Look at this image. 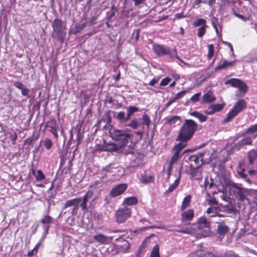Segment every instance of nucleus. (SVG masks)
<instances>
[{"mask_svg": "<svg viewBox=\"0 0 257 257\" xmlns=\"http://www.w3.org/2000/svg\"><path fill=\"white\" fill-rule=\"evenodd\" d=\"M198 129L197 123L191 119H185L180 128L176 141L187 143Z\"/></svg>", "mask_w": 257, "mask_h": 257, "instance_id": "obj_1", "label": "nucleus"}, {"mask_svg": "<svg viewBox=\"0 0 257 257\" xmlns=\"http://www.w3.org/2000/svg\"><path fill=\"white\" fill-rule=\"evenodd\" d=\"M91 197V194H85L82 198H78L72 200L67 201L64 204L63 207V211L61 212V214L62 213L65 214L67 212L66 210L68 207L73 206V208L69 210H68L69 214L72 215H75L77 214L79 208V205L81 207L83 210L86 209V203L88 199Z\"/></svg>", "mask_w": 257, "mask_h": 257, "instance_id": "obj_2", "label": "nucleus"}, {"mask_svg": "<svg viewBox=\"0 0 257 257\" xmlns=\"http://www.w3.org/2000/svg\"><path fill=\"white\" fill-rule=\"evenodd\" d=\"M128 129L119 130L111 127L109 131L110 137L114 140L120 148L126 146L131 140L132 135Z\"/></svg>", "mask_w": 257, "mask_h": 257, "instance_id": "obj_3", "label": "nucleus"}, {"mask_svg": "<svg viewBox=\"0 0 257 257\" xmlns=\"http://www.w3.org/2000/svg\"><path fill=\"white\" fill-rule=\"evenodd\" d=\"M53 32L52 36L57 38V40L63 43L66 35V25L61 19H55L52 25Z\"/></svg>", "mask_w": 257, "mask_h": 257, "instance_id": "obj_4", "label": "nucleus"}, {"mask_svg": "<svg viewBox=\"0 0 257 257\" xmlns=\"http://www.w3.org/2000/svg\"><path fill=\"white\" fill-rule=\"evenodd\" d=\"M247 107L246 101L244 99H240L235 103L231 109L227 113L226 116L224 118L223 122L230 121L236 116L239 113L245 110Z\"/></svg>", "mask_w": 257, "mask_h": 257, "instance_id": "obj_5", "label": "nucleus"}, {"mask_svg": "<svg viewBox=\"0 0 257 257\" xmlns=\"http://www.w3.org/2000/svg\"><path fill=\"white\" fill-rule=\"evenodd\" d=\"M152 49L154 53L158 57L164 55H169L170 57L172 58L175 57L181 62L184 63V61L178 56L177 51L176 50L173 53L171 51V50L169 47L165 45L159 44H154L152 46Z\"/></svg>", "mask_w": 257, "mask_h": 257, "instance_id": "obj_6", "label": "nucleus"}, {"mask_svg": "<svg viewBox=\"0 0 257 257\" xmlns=\"http://www.w3.org/2000/svg\"><path fill=\"white\" fill-rule=\"evenodd\" d=\"M226 84H230L232 87L238 88L235 92L236 96H243L247 91V86L245 82L237 78H231L228 80Z\"/></svg>", "mask_w": 257, "mask_h": 257, "instance_id": "obj_7", "label": "nucleus"}, {"mask_svg": "<svg viewBox=\"0 0 257 257\" xmlns=\"http://www.w3.org/2000/svg\"><path fill=\"white\" fill-rule=\"evenodd\" d=\"M187 145V143L179 142L178 144L174 146L172 151H174V153L169 163V170L171 171L173 164L176 163L178 159L186 152V151H185L182 154H181V151L185 148Z\"/></svg>", "mask_w": 257, "mask_h": 257, "instance_id": "obj_8", "label": "nucleus"}, {"mask_svg": "<svg viewBox=\"0 0 257 257\" xmlns=\"http://www.w3.org/2000/svg\"><path fill=\"white\" fill-rule=\"evenodd\" d=\"M142 122H139L137 118H133L129 123L126 124V126L132 128L133 130H137L141 125L146 126L149 128L151 125V120L150 116L146 113L142 115Z\"/></svg>", "mask_w": 257, "mask_h": 257, "instance_id": "obj_9", "label": "nucleus"}, {"mask_svg": "<svg viewBox=\"0 0 257 257\" xmlns=\"http://www.w3.org/2000/svg\"><path fill=\"white\" fill-rule=\"evenodd\" d=\"M206 22V21L203 18H198L193 22V27L198 28L197 35L199 38H202L206 32V29L208 28Z\"/></svg>", "mask_w": 257, "mask_h": 257, "instance_id": "obj_10", "label": "nucleus"}, {"mask_svg": "<svg viewBox=\"0 0 257 257\" xmlns=\"http://www.w3.org/2000/svg\"><path fill=\"white\" fill-rule=\"evenodd\" d=\"M132 214V210L128 207L120 208L115 213L116 221L119 223H123L127 220Z\"/></svg>", "mask_w": 257, "mask_h": 257, "instance_id": "obj_11", "label": "nucleus"}, {"mask_svg": "<svg viewBox=\"0 0 257 257\" xmlns=\"http://www.w3.org/2000/svg\"><path fill=\"white\" fill-rule=\"evenodd\" d=\"M246 193L244 191L241 187V185H239L233 182H228L223 186V190L221 193Z\"/></svg>", "mask_w": 257, "mask_h": 257, "instance_id": "obj_12", "label": "nucleus"}, {"mask_svg": "<svg viewBox=\"0 0 257 257\" xmlns=\"http://www.w3.org/2000/svg\"><path fill=\"white\" fill-rule=\"evenodd\" d=\"M235 210V207L233 205L227 204L224 206L220 205L217 206L210 207L207 209L206 212L207 213H213V210H218L222 213L230 214L233 213Z\"/></svg>", "mask_w": 257, "mask_h": 257, "instance_id": "obj_13", "label": "nucleus"}, {"mask_svg": "<svg viewBox=\"0 0 257 257\" xmlns=\"http://www.w3.org/2000/svg\"><path fill=\"white\" fill-rule=\"evenodd\" d=\"M205 154V152H198L196 154L191 156L189 160L191 162H194L195 165L197 167H199L205 163L203 158Z\"/></svg>", "mask_w": 257, "mask_h": 257, "instance_id": "obj_14", "label": "nucleus"}, {"mask_svg": "<svg viewBox=\"0 0 257 257\" xmlns=\"http://www.w3.org/2000/svg\"><path fill=\"white\" fill-rule=\"evenodd\" d=\"M116 236H105L102 234H98L94 236V239L97 242L102 244H106L110 242Z\"/></svg>", "mask_w": 257, "mask_h": 257, "instance_id": "obj_15", "label": "nucleus"}, {"mask_svg": "<svg viewBox=\"0 0 257 257\" xmlns=\"http://www.w3.org/2000/svg\"><path fill=\"white\" fill-rule=\"evenodd\" d=\"M218 225L217 228V232L218 234L221 236H224L229 230V228L227 225L224 224V221L223 220L220 222H217Z\"/></svg>", "mask_w": 257, "mask_h": 257, "instance_id": "obj_16", "label": "nucleus"}, {"mask_svg": "<svg viewBox=\"0 0 257 257\" xmlns=\"http://www.w3.org/2000/svg\"><path fill=\"white\" fill-rule=\"evenodd\" d=\"M216 97L211 90L208 91L202 96V101L204 103H211L214 101Z\"/></svg>", "mask_w": 257, "mask_h": 257, "instance_id": "obj_17", "label": "nucleus"}, {"mask_svg": "<svg viewBox=\"0 0 257 257\" xmlns=\"http://www.w3.org/2000/svg\"><path fill=\"white\" fill-rule=\"evenodd\" d=\"M53 218L49 215H45L41 220V222L43 224V228L48 233V230L52 223Z\"/></svg>", "mask_w": 257, "mask_h": 257, "instance_id": "obj_18", "label": "nucleus"}, {"mask_svg": "<svg viewBox=\"0 0 257 257\" xmlns=\"http://www.w3.org/2000/svg\"><path fill=\"white\" fill-rule=\"evenodd\" d=\"M204 188L206 191L208 189L216 188V185L214 184V181L211 178H209L208 177H206L205 178Z\"/></svg>", "mask_w": 257, "mask_h": 257, "instance_id": "obj_19", "label": "nucleus"}, {"mask_svg": "<svg viewBox=\"0 0 257 257\" xmlns=\"http://www.w3.org/2000/svg\"><path fill=\"white\" fill-rule=\"evenodd\" d=\"M194 217V211L192 209H189L182 214V221H191Z\"/></svg>", "mask_w": 257, "mask_h": 257, "instance_id": "obj_20", "label": "nucleus"}, {"mask_svg": "<svg viewBox=\"0 0 257 257\" xmlns=\"http://www.w3.org/2000/svg\"><path fill=\"white\" fill-rule=\"evenodd\" d=\"M127 188L126 183L119 184L114 187L110 193H124Z\"/></svg>", "mask_w": 257, "mask_h": 257, "instance_id": "obj_21", "label": "nucleus"}, {"mask_svg": "<svg viewBox=\"0 0 257 257\" xmlns=\"http://www.w3.org/2000/svg\"><path fill=\"white\" fill-rule=\"evenodd\" d=\"M235 63V61L229 62L227 60H224L223 63L221 64L218 65L214 69L215 71L224 69L228 67L232 66L233 65V64Z\"/></svg>", "mask_w": 257, "mask_h": 257, "instance_id": "obj_22", "label": "nucleus"}, {"mask_svg": "<svg viewBox=\"0 0 257 257\" xmlns=\"http://www.w3.org/2000/svg\"><path fill=\"white\" fill-rule=\"evenodd\" d=\"M32 173L33 175L35 176L36 180L37 181H42L45 179V176L41 170H39L36 172L34 168H32Z\"/></svg>", "mask_w": 257, "mask_h": 257, "instance_id": "obj_23", "label": "nucleus"}, {"mask_svg": "<svg viewBox=\"0 0 257 257\" xmlns=\"http://www.w3.org/2000/svg\"><path fill=\"white\" fill-rule=\"evenodd\" d=\"M123 236H124V235H120L118 237L115 238V240L116 241H121L123 243L122 247H124L123 250L124 251H127L130 248V244L127 241L123 238Z\"/></svg>", "mask_w": 257, "mask_h": 257, "instance_id": "obj_24", "label": "nucleus"}, {"mask_svg": "<svg viewBox=\"0 0 257 257\" xmlns=\"http://www.w3.org/2000/svg\"><path fill=\"white\" fill-rule=\"evenodd\" d=\"M190 114L191 116H194V117L197 118L199 120V121L201 122H204L207 120V116L204 115L203 114H202L201 113H200L198 111H194L191 112L190 113Z\"/></svg>", "mask_w": 257, "mask_h": 257, "instance_id": "obj_25", "label": "nucleus"}, {"mask_svg": "<svg viewBox=\"0 0 257 257\" xmlns=\"http://www.w3.org/2000/svg\"><path fill=\"white\" fill-rule=\"evenodd\" d=\"M138 199L135 197H130L124 199L123 202L124 205L132 206L137 204Z\"/></svg>", "mask_w": 257, "mask_h": 257, "instance_id": "obj_26", "label": "nucleus"}, {"mask_svg": "<svg viewBox=\"0 0 257 257\" xmlns=\"http://www.w3.org/2000/svg\"><path fill=\"white\" fill-rule=\"evenodd\" d=\"M182 121L181 118L180 116L178 115H175L171 117V118L168 119L167 120V123L171 125L175 126V124L179 122H181Z\"/></svg>", "mask_w": 257, "mask_h": 257, "instance_id": "obj_27", "label": "nucleus"}, {"mask_svg": "<svg viewBox=\"0 0 257 257\" xmlns=\"http://www.w3.org/2000/svg\"><path fill=\"white\" fill-rule=\"evenodd\" d=\"M139 108L135 106H130L127 108V118L130 119L131 116L135 113L139 111Z\"/></svg>", "mask_w": 257, "mask_h": 257, "instance_id": "obj_28", "label": "nucleus"}, {"mask_svg": "<svg viewBox=\"0 0 257 257\" xmlns=\"http://www.w3.org/2000/svg\"><path fill=\"white\" fill-rule=\"evenodd\" d=\"M249 163L252 164L257 158V152L254 150L249 151L247 154Z\"/></svg>", "mask_w": 257, "mask_h": 257, "instance_id": "obj_29", "label": "nucleus"}, {"mask_svg": "<svg viewBox=\"0 0 257 257\" xmlns=\"http://www.w3.org/2000/svg\"><path fill=\"white\" fill-rule=\"evenodd\" d=\"M127 115L125 116V113L124 111H120L117 113L116 118L119 120L121 123L126 122L128 121L129 119H126Z\"/></svg>", "mask_w": 257, "mask_h": 257, "instance_id": "obj_30", "label": "nucleus"}, {"mask_svg": "<svg viewBox=\"0 0 257 257\" xmlns=\"http://www.w3.org/2000/svg\"><path fill=\"white\" fill-rule=\"evenodd\" d=\"M50 127L49 131L53 135L55 138L57 139L59 137L57 130L58 128V126L49 125L46 124L45 128Z\"/></svg>", "mask_w": 257, "mask_h": 257, "instance_id": "obj_31", "label": "nucleus"}, {"mask_svg": "<svg viewBox=\"0 0 257 257\" xmlns=\"http://www.w3.org/2000/svg\"><path fill=\"white\" fill-rule=\"evenodd\" d=\"M102 186V183L99 181H95L93 184H91L90 186V189L87 193H92L96 191V189Z\"/></svg>", "mask_w": 257, "mask_h": 257, "instance_id": "obj_32", "label": "nucleus"}, {"mask_svg": "<svg viewBox=\"0 0 257 257\" xmlns=\"http://www.w3.org/2000/svg\"><path fill=\"white\" fill-rule=\"evenodd\" d=\"M208 47V53L207 55V59L210 60L214 55V47L213 44H209Z\"/></svg>", "mask_w": 257, "mask_h": 257, "instance_id": "obj_33", "label": "nucleus"}, {"mask_svg": "<svg viewBox=\"0 0 257 257\" xmlns=\"http://www.w3.org/2000/svg\"><path fill=\"white\" fill-rule=\"evenodd\" d=\"M154 177L153 176H148L145 175L142 176L141 182L144 183H148L153 182L154 181Z\"/></svg>", "mask_w": 257, "mask_h": 257, "instance_id": "obj_34", "label": "nucleus"}, {"mask_svg": "<svg viewBox=\"0 0 257 257\" xmlns=\"http://www.w3.org/2000/svg\"><path fill=\"white\" fill-rule=\"evenodd\" d=\"M191 198V196L190 195H188L185 197L182 202V210L186 209L189 206L190 203Z\"/></svg>", "mask_w": 257, "mask_h": 257, "instance_id": "obj_35", "label": "nucleus"}, {"mask_svg": "<svg viewBox=\"0 0 257 257\" xmlns=\"http://www.w3.org/2000/svg\"><path fill=\"white\" fill-rule=\"evenodd\" d=\"M85 27L84 24H76L75 26L73 33L76 34L81 31Z\"/></svg>", "mask_w": 257, "mask_h": 257, "instance_id": "obj_36", "label": "nucleus"}, {"mask_svg": "<svg viewBox=\"0 0 257 257\" xmlns=\"http://www.w3.org/2000/svg\"><path fill=\"white\" fill-rule=\"evenodd\" d=\"M252 143V140L250 138H245L242 139L239 142V145L240 146H243L245 145H251Z\"/></svg>", "mask_w": 257, "mask_h": 257, "instance_id": "obj_37", "label": "nucleus"}, {"mask_svg": "<svg viewBox=\"0 0 257 257\" xmlns=\"http://www.w3.org/2000/svg\"><path fill=\"white\" fill-rule=\"evenodd\" d=\"M201 172L196 170L193 171L192 177L194 180H201L202 179Z\"/></svg>", "mask_w": 257, "mask_h": 257, "instance_id": "obj_38", "label": "nucleus"}, {"mask_svg": "<svg viewBox=\"0 0 257 257\" xmlns=\"http://www.w3.org/2000/svg\"><path fill=\"white\" fill-rule=\"evenodd\" d=\"M116 167L113 166V164H110L102 169L103 171H105L106 173H113L114 170H115Z\"/></svg>", "mask_w": 257, "mask_h": 257, "instance_id": "obj_39", "label": "nucleus"}, {"mask_svg": "<svg viewBox=\"0 0 257 257\" xmlns=\"http://www.w3.org/2000/svg\"><path fill=\"white\" fill-rule=\"evenodd\" d=\"M180 182V179L178 178L177 179L173 184H172L168 189V190L166 191L167 192H172L179 185Z\"/></svg>", "mask_w": 257, "mask_h": 257, "instance_id": "obj_40", "label": "nucleus"}, {"mask_svg": "<svg viewBox=\"0 0 257 257\" xmlns=\"http://www.w3.org/2000/svg\"><path fill=\"white\" fill-rule=\"evenodd\" d=\"M43 145L47 150H50L52 147L53 143L50 139L47 138L43 141Z\"/></svg>", "mask_w": 257, "mask_h": 257, "instance_id": "obj_41", "label": "nucleus"}, {"mask_svg": "<svg viewBox=\"0 0 257 257\" xmlns=\"http://www.w3.org/2000/svg\"><path fill=\"white\" fill-rule=\"evenodd\" d=\"M212 105L214 109L213 111H214V112H219V111H221L223 109L224 106V104H218V103L213 104H212Z\"/></svg>", "mask_w": 257, "mask_h": 257, "instance_id": "obj_42", "label": "nucleus"}, {"mask_svg": "<svg viewBox=\"0 0 257 257\" xmlns=\"http://www.w3.org/2000/svg\"><path fill=\"white\" fill-rule=\"evenodd\" d=\"M206 200L210 205H212V206L217 205V201H216L215 198L211 197L209 194H208V197Z\"/></svg>", "mask_w": 257, "mask_h": 257, "instance_id": "obj_43", "label": "nucleus"}, {"mask_svg": "<svg viewBox=\"0 0 257 257\" xmlns=\"http://www.w3.org/2000/svg\"><path fill=\"white\" fill-rule=\"evenodd\" d=\"M119 149H120L119 146L117 145V144H110L107 146V148L106 149L107 151H115Z\"/></svg>", "mask_w": 257, "mask_h": 257, "instance_id": "obj_44", "label": "nucleus"}, {"mask_svg": "<svg viewBox=\"0 0 257 257\" xmlns=\"http://www.w3.org/2000/svg\"><path fill=\"white\" fill-rule=\"evenodd\" d=\"M257 132V123L255 124L250 126L246 131L247 134H252Z\"/></svg>", "mask_w": 257, "mask_h": 257, "instance_id": "obj_45", "label": "nucleus"}, {"mask_svg": "<svg viewBox=\"0 0 257 257\" xmlns=\"http://www.w3.org/2000/svg\"><path fill=\"white\" fill-rule=\"evenodd\" d=\"M175 230L178 232H181L186 234H191L192 233V230L191 227H186L180 229H175Z\"/></svg>", "mask_w": 257, "mask_h": 257, "instance_id": "obj_46", "label": "nucleus"}, {"mask_svg": "<svg viewBox=\"0 0 257 257\" xmlns=\"http://www.w3.org/2000/svg\"><path fill=\"white\" fill-rule=\"evenodd\" d=\"M10 134V138L11 139V140L12 141V145H16V141L18 139V134H17L16 132H14L13 133H9Z\"/></svg>", "mask_w": 257, "mask_h": 257, "instance_id": "obj_47", "label": "nucleus"}, {"mask_svg": "<svg viewBox=\"0 0 257 257\" xmlns=\"http://www.w3.org/2000/svg\"><path fill=\"white\" fill-rule=\"evenodd\" d=\"M171 81V79L170 77H165L161 80V81L160 83V86H166L169 83V82Z\"/></svg>", "mask_w": 257, "mask_h": 257, "instance_id": "obj_48", "label": "nucleus"}, {"mask_svg": "<svg viewBox=\"0 0 257 257\" xmlns=\"http://www.w3.org/2000/svg\"><path fill=\"white\" fill-rule=\"evenodd\" d=\"M200 95H201L200 92L197 93L195 94L191 97V98H190L191 101L194 103L198 101L199 100V97H200Z\"/></svg>", "mask_w": 257, "mask_h": 257, "instance_id": "obj_49", "label": "nucleus"}, {"mask_svg": "<svg viewBox=\"0 0 257 257\" xmlns=\"http://www.w3.org/2000/svg\"><path fill=\"white\" fill-rule=\"evenodd\" d=\"M34 138L33 137L27 138L25 141V144L33 147Z\"/></svg>", "mask_w": 257, "mask_h": 257, "instance_id": "obj_50", "label": "nucleus"}, {"mask_svg": "<svg viewBox=\"0 0 257 257\" xmlns=\"http://www.w3.org/2000/svg\"><path fill=\"white\" fill-rule=\"evenodd\" d=\"M151 255H160L159 254V246L158 244H156L152 250Z\"/></svg>", "mask_w": 257, "mask_h": 257, "instance_id": "obj_51", "label": "nucleus"}, {"mask_svg": "<svg viewBox=\"0 0 257 257\" xmlns=\"http://www.w3.org/2000/svg\"><path fill=\"white\" fill-rule=\"evenodd\" d=\"M212 25L215 30V31L217 34L219 33V31L217 28L218 20L216 18H214L212 20Z\"/></svg>", "mask_w": 257, "mask_h": 257, "instance_id": "obj_52", "label": "nucleus"}, {"mask_svg": "<svg viewBox=\"0 0 257 257\" xmlns=\"http://www.w3.org/2000/svg\"><path fill=\"white\" fill-rule=\"evenodd\" d=\"M187 92V90H182L178 92L174 96L177 99L182 98Z\"/></svg>", "mask_w": 257, "mask_h": 257, "instance_id": "obj_53", "label": "nucleus"}, {"mask_svg": "<svg viewBox=\"0 0 257 257\" xmlns=\"http://www.w3.org/2000/svg\"><path fill=\"white\" fill-rule=\"evenodd\" d=\"M234 15L237 18L241 19L242 21L245 22L246 21H248L249 20V17H244L243 15L237 14L236 12L234 13Z\"/></svg>", "mask_w": 257, "mask_h": 257, "instance_id": "obj_54", "label": "nucleus"}, {"mask_svg": "<svg viewBox=\"0 0 257 257\" xmlns=\"http://www.w3.org/2000/svg\"><path fill=\"white\" fill-rule=\"evenodd\" d=\"M14 85L17 88L20 90H21L24 87H25L23 83L20 82L19 81L15 82L14 83Z\"/></svg>", "mask_w": 257, "mask_h": 257, "instance_id": "obj_55", "label": "nucleus"}, {"mask_svg": "<svg viewBox=\"0 0 257 257\" xmlns=\"http://www.w3.org/2000/svg\"><path fill=\"white\" fill-rule=\"evenodd\" d=\"M213 107L212 106V105H210L208 107V109L207 110H206L205 111V114H208V115H211V114H213L214 112V111H213Z\"/></svg>", "mask_w": 257, "mask_h": 257, "instance_id": "obj_56", "label": "nucleus"}, {"mask_svg": "<svg viewBox=\"0 0 257 257\" xmlns=\"http://www.w3.org/2000/svg\"><path fill=\"white\" fill-rule=\"evenodd\" d=\"M117 11V10L116 8H115V7H112V9L111 10V12H110V15L108 16V19L109 20L111 19L115 15V12Z\"/></svg>", "mask_w": 257, "mask_h": 257, "instance_id": "obj_57", "label": "nucleus"}, {"mask_svg": "<svg viewBox=\"0 0 257 257\" xmlns=\"http://www.w3.org/2000/svg\"><path fill=\"white\" fill-rule=\"evenodd\" d=\"M159 80V78H154L149 83V85L152 86H154L155 84L158 83Z\"/></svg>", "mask_w": 257, "mask_h": 257, "instance_id": "obj_58", "label": "nucleus"}, {"mask_svg": "<svg viewBox=\"0 0 257 257\" xmlns=\"http://www.w3.org/2000/svg\"><path fill=\"white\" fill-rule=\"evenodd\" d=\"M37 245L35 248L32 249V250H31L30 251H29L28 253V254L27 255L29 257H31L33 255H34L35 254H36L37 252Z\"/></svg>", "mask_w": 257, "mask_h": 257, "instance_id": "obj_59", "label": "nucleus"}, {"mask_svg": "<svg viewBox=\"0 0 257 257\" xmlns=\"http://www.w3.org/2000/svg\"><path fill=\"white\" fill-rule=\"evenodd\" d=\"M46 124L49 125H53V126H58L57 124V121L54 118L51 119L49 121H48Z\"/></svg>", "mask_w": 257, "mask_h": 257, "instance_id": "obj_60", "label": "nucleus"}, {"mask_svg": "<svg viewBox=\"0 0 257 257\" xmlns=\"http://www.w3.org/2000/svg\"><path fill=\"white\" fill-rule=\"evenodd\" d=\"M106 118V122L107 123H110L111 122V117L110 116V111H107L105 113Z\"/></svg>", "mask_w": 257, "mask_h": 257, "instance_id": "obj_61", "label": "nucleus"}, {"mask_svg": "<svg viewBox=\"0 0 257 257\" xmlns=\"http://www.w3.org/2000/svg\"><path fill=\"white\" fill-rule=\"evenodd\" d=\"M21 90L23 96H27L28 95L29 91L27 88L24 87Z\"/></svg>", "mask_w": 257, "mask_h": 257, "instance_id": "obj_62", "label": "nucleus"}, {"mask_svg": "<svg viewBox=\"0 0 257 257\" xmlns=\"http://www.w3.org/2000/svg\"><path fill=\"white\" fill-rule=\"evenodd\" d=\"M199 223L200 224H203L205 225H207L208 224V222L206 218H200L199 219Z\"/></svg>", "mask_w": 257, "mask_h": 257, "instance_id": "obj_63", "label": "nucleus"}, {"mask_svg": "<svg viewBox=\"0 0 257 257\" xmlns=\"http://www.w3.org/2000/svg\"><path fill=\"white\" fill-rule=\"evenodd\" d=\"M238 174L239 175V176L242 178H246V177H247V175L246 174L244 173V170L243 169L241 171H238Z\"/></svg>", "mask_w": 257, "mask_h": 257, "instance_id": "obj_64", "label": "nucleus"}]
</instances>
